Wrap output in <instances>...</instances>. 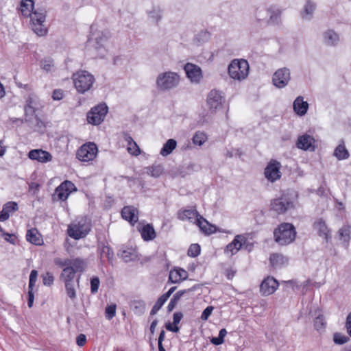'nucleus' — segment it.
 <instances>
[{
	"instance_id": "1",
	"label": "nucleus",
	"mask_w": 351,
	"mask_h": 351,
	"mask_svg": "<svg viewBox=\"0 0 351 351\" xmlns=\"http://www.w3.org/2000/svg\"><path fill=\"white\" fill-rule=\"evenodd\" d=\"M90 221L88 218L78 217L69 225L67 234L70 237L78 240L84 238L90 232Z\"/></svg>"
},
{
	"instance_id": "2",
	"label": "nucleus",
	"mask_w": 351,
	"mask_h": 351,
	"mask_svg": "<svg viewBox=\"0 0 351 351\" xmlns=\"http://www.w3.org/2000/svg\"><path fill=\"white\" fill-rule=\"evenodd\" d=\"M180 82V76L176 72L165 71L158 75L156 86L160 91H167L176 88Z\"/></svg>"
},
{
	"instance_id": "3",
	"label": "nucleus",
	"mask_w": 351,
	"mask_h": 351,
	"mask_svg": "<svg viewBox=\"0 0 351 351\" xmlns=\"http://www.w3.org/2000/svg\"><path fill=\"white\" fill-rule=\"evenodd\" d=\"M274 234L275 241L280 245H284L295 240L296 231L291 223H283L274 230Z\"/></svg>"
},
{
	"instance_id": "4",
	"label": "nucleus",
	"mask_w": 351,
	"mask_h": 351,
	"mask_svg": "<svg viewBox=\"0 0 351 351\" xmlns=\"http://www.w3.org/2000/svg\"><path fill=\"white\" fill-rule=\"evenodd\" d=\"M75 88L80 93H84L89 90L94 82V76L86 71H79L74 73L72 77Z\"/></svg>"
},
{
	"instance_id": "5",
	"label": "nucleus",
	"mask_w": 351,
	"mask_h": 351,
	"mask_svg": "<svg viewBox=\"0 0 351 351\" xmlns=\"http://www.w3.org/2000/svg\"><path fill=\"white\" fill-rule=\"evenodd\" d=\"M47 12L45 9H36L29 16L32 29L39 36H45L48 29L46 25Z\"/></svg>"
},
{
	"instance_id": "6",
	"label": "nucleus",
	"mask_w": 351,
	"mask_h": 351,
	"mask_svg": "<svg viewBox=\"0 0 351 351\" xmlns=\"http://www.w3.org/2000/svg\"><path fill=\"white\" fill-rule=\"evenodd\" d=\"M250 66L247 60L235 59L228 66V74L230 78L242 81L247 78L249 74Z\"/></svg>"
},
{
	"instance_id": "7",
	"label": "nucleus",
	"mask_w": 351,
	"mask_h": 351,
	"mask_svg": "<svg viewBox=\"0 0 351 351\" xmlns=\"http://www.w3.org/2000/svg\"><path fill=\"white\" fill-rule=\"evenodd\" d=\"M108 108L106 104H99L87 113V121L88 123L98 125L104 121L107 113Z\"/></svg>"
},
{
	"instance_id": "8",
	"label": "nucleus",
	"mask_w": 351,
	"mask_h": 351,
	"mask_svg": "<svg viewBox=\"0 0 351 351\" xmlns=\"http://www.w3.org/2000/svg\"><path fill=\"white\" fill-rule=\"evenodd\" d=\"M98 152L97 145L94 143H86L82 145L77 151L76 157L82 162L93 160Z\"/></svg>"
},
{
	"instance_id": "9",
	"label": "nucleus",
	"mask_w": 351,
	"mask_h": 351,
	"mask_svg": "<svg viewBox=\"0 0 351 351\" xmlns=\"http://www.w3.org/2000/svg\"><path fill=\"white\" fill-rule=\"evenodd\" d=\"M293 207V202L286 196L276 198L271 202V210L279 215L286 213L289 209Z\"/></svg>"
},
{
	"instance_id": "10",
	"label": "nucleus",
	"mask_w": 351,
	"mask_h": 351,
	"mask_svg": "<svg viewBox=\"0 0 351 351\" xmlns=\"http://www.w3.org/2000/svg\"><path fill=\"white\" fill-rule=\"evenodd\" d=\"M290 79L291 73L289 69L287 68H281L274 73L272 82L276 87L282 88L288 84Z\"/></svg>"
},
{
	"instance_id": "11",
	"label": "nucleus",
	"mask_w": 351,
	"mask_h": 351,
	"mask_svg": "<svg viewBox=\"0 0 351 351\" xmlns=\"http://www.w3.org/2000/svg\"><path fill=\"white\" fill-rule=\"evenodd\" d=\"M247 245V239L243 234L236 235L233 241L228 244L224 250V253L232 256L236 254L243 246Z\"/></svg>"
},
{
	"instance_id": "12",
	"label": "nucleus",
	"mask_w": 351,
	"mask_h": 351,
	"mask_svg": "<svg viewBox=\"0 0 351 351\" xmlns=\"http://www.w3.org/2000/svg\"><path fill=\"white\" fill-rule=\"evenodd\" d=\"M75 190L76 188L74 184L71 181L66 180L56 188L54 198H57L58 200L65 201L71 192Z\"/></svg>"
},
{
	"instance_id": "13",
	"label": "nucleus",
	"mask_w": 351,
	"mask_h": 351,
	"mask_svg": "<svg viewBox=\"0 0 351 351\" xmlns=\"http://www.w3.org/2000/svg\"><path fill=\"white\" fill-rule=\"evenodd\" d=\"M280 167L281 165L279 162L275 160H271L265 169V178L271 182L280 179L281 177Z\"/></svg>"
},
{
	"instance_id": "14",
	"label": "nucleus",
	"mask_w": 351,
	"mask_h": 351,
	"mask_svg": "<svg viewBox=\"0 0 351 351\" xmlns=\"http://www.w3.org/2000/svg\"><path fill=\"white\" fill-rule=\"evenodd\" d=\"M223 102V97L221 92L216 90H212L208 93L207 97V105L212 112H215L218 109L221 108Z\"/></svg>"
},
{
	"instance_id": "15",
	"label": "nucleus",
	"mask_w": 351,
	"mask_h": 351,
	"mask_svg": "<svg viewBox=\"0 0 351 351\" xmlns=\"http://www.w3.org/2000/svg\"><path fill=\"white\" fill-rule=\"evenodd\" d=\"M187 77L192 83H199L202 78L201 68L192 63H187L184 67Z\"/></svg>"
},
{
	"instance_id": "16",
	"label": "nucleus",
	"mask_w": 351,
	"mask_h": 351,
	"mask_svg": "<svg viewBox=\"0 0 351 351\" xmlns=\"http://www.w3.org/2000/svg\"><path fill=\"white\" fill-rule=\"evenodd\" d=\"M278 286V282L274 277L268 276L261 284L260 291L263 295H269L276 291Z\"/></svg>"
},
{
	"instance_id": "17",
	"label": "nucleus",
	"mask_w": 351,
	"mask_h": 351,
	"mask_svg": "<svg viewBox=\"0 0 351 351\" xmlns=\"http://www.w3.org/2000/svg\"><path fill=\"white\" fill-rule=\"evenodd\" d=\"M28 157L33 160H36L41 163H46L52 160V155L41 149H35L28 153Z\"/></svg>"
},
{
	"instance_id": "18",
	"label": "nucleus",
	"mask_w": 351,
	"mask_h": 351,
	"mask_svg": "<svg viewBox=\"0 0 351 351\" xmlns=\"http://www.w3.org/2000/svg\"><path fill=\"white\" fill-rule=\"evenodd\" d=\"M315 139L309 134H305L298 138L297 147L303 150H314Z\"/></svg>"
},
{
	"instance_id": "19",
	"label": "nucleus",
	"mask_w": 351,
	"mask_h": 351,
	"mask_svg": "<svg viewBox=\"0 0 351 351\" xmlns=\"http://www.w3.org/2000/svg\"><path fill=\"white\" fill-rule=\"evenodd\" d=\"M187 278L188 272L180 267H175L169 272V279L172 283H179Z\"/></svg>"
},
{
	"instance_id": "20",
	"label": "nucleus",
	"mask_w": 351,
	"mask_h": 351,
	"mask_svg": "<svg viewBox=\"0 0 351 351\" xmlns=\"http://www.w3.org/2000/svg\"><path fill=\"white\" fill-rule=\"evenodd\" d=\"M195 224L199 228L202 232L206 234H210L217 231V228L210 224L201 215L195 219Z\"/></svg>"
},
{
	"instance_id": "21",
	"label": "nucleus",
	"mask_w": 351,
	"mask_h": 351,
	"mask_svg": "<svg viewBox=\"0 0 351 351\" xmlns=\"http://www.w3.org/2000/svg\"><path fill=\"white\" fill-rule=\"evenodd\" d=\"M121 215L123 219L128 221L131 224H134L138 221V210L133 206H125L121 211Z\"/></svg>"
},
{
	"instance_id": "22",
	"label": "nucleus",
	"mask_w": 351,
	"mask_h": 351,
	"mask_svg": "<svg viewBox=\"0 0 351 351\" xmlns=\"http://www.w3.org/2000/svg\"><path fill=\"white\" fill-rule=\"evenodd\" d=\"M313 228L320 237H323L326 241L330 238V230L325 221L322 219H319L314 222Z\"/></svg>"
},
{
	"instance_id": "23",
	"label": "nucleus",
	"mask_w": 351,
	"mask_h": 351,
	"mask_svg": "<svg viewBox=\"0 0 351 351\" xmlns=\"http://www.w3.org/2000/svg\"><path fill=\"white\" fill-rule=\"evenodd\" d=\"M199 217V213L196 210L185 209L181 210L178 213V217L182 221H189L191 223H195V219Z\"/></svg>"
},
{
	"instance_id": "24",
	"label": "nucleus",
	"mask_w": 351,
	"mask_h": 351,
	"mask_svg": "<svg viewBox=\"0 0 351 351\" xmlns=\"http://www.w3.org/2000/svg\"><path fill=\"white\" fill-rule=\"evenodd\" d=\"M308 104L304 101L302 97H298L293 102V110L300 116L304 115L308 110Z\"/></svg>"
},
{
	"instance_id": "25",
	"label": "nucleus",
	"mask_w": 351,
	"mask_h": 351,
	"mask_svg": "<svg viewBox=\"0 0 351 351\" xmlns=\"http://www.w3.org/2000/svg\"><path fill=\"white\" fill-rule=\"evenodd\" d=\"M339 239L348 247L351 239V226L350 225L343 226L337 232Z\"/></svg>"
},
{
	"instance_id": "26",
	"label": "nucleus",
	"mask_w": 351,
	"mask_h": 351,
	"mask_svg": "<svg viewBox=\"0 0 351 351\" xmlns=\"http://www.w3.org/2000/svg\"><path fill=\"white\" fill-rule=\"evenodd\" d=\"M34 2L33 0H21L20 11L23 16L29 17L34 12Z\"/></svg>"
},
{
	"instance_id": "27",
	"label": "nucleus",
	"mask_w": 351,
	"mask_h": 351,
	"mask_svg": "<svg viewBox=\"0 0 351 351\" xmlns=\"http://www.w3.org/2000/svg\"><path fill=\"white\" fill-rule=\"evenodd\" d=\"M323 40L327 45H335L339 40L338 34L333 30H327L323 34Z\"/></svg>"
},
{
	"instance_id": "28",
	"label": "nucleus",
	"mask_w": 351,
	"mask_h": 351,
	"mask_svg": "<svg viewBox=\"0 0 351 351\" xmlns=\"http://www.w3.org/2000/svg\"><path fill=\"white\" fill-rule=\"evenodd\" d=\"M124 138H125V141L128 143V145H128V147H127L128 152L132 155H134L136 156H138L141 154V150H140L138 145L136 144V143L135 141H134L132 138L128 134L125 135Z\"/></svg>"
},
{
	"instance_id": "29",
	"label": "nucleus",
	"mask_w": 351,
	"mask_h": 351,
	"mask_svg": "<svg viewBox=\"0 0 351 351\" xmlns=\"http://www.w3.org/2000/svg\"><path fill=\"white\" fill-rule=\"evenodd\" d=\"M119 255L125 262L132 261L138 258L137 252L134 248H126L121 250Z\"/></svg>"
},
{
	"instance_id": "30",
	"label": "nucleus",
	"mask_w": 351,
	"mask_h": 351,
	"mask_svg": "<svg viewBox=\"0 0 351 351\" xmlns=\"http://www.w3.org/2000/svg\"><path fill=\"white\" fill-rule=\"evenodd\" d=\"M26 239L27 241L34 245H41L43 239L36 229H30L27 232Z\"/></svg>"
},
{
	"instance_id": "31",
	"label": "nucleus",
	"mask_w": 351,
	"mask_h": 351,
	"mask_svg": "<svg viewBox=\"0 0 351 351\" xmlns=\"http://www.w3.org/2000/svg\"><path fill=\"white\" fill-rule=\"evenodd\" d=\"M75 274L76 272L73 269V267L69 265L62 269L60 278L64 283L73 282V280Z\"/></svg>"
},
{
	"instance_id": "32",
	"label": "nucleus",
	"mask_w": 351,
	"mask_h": 351,
	"mask_svg": "<svg viewBox=\"0 0 351 351\" xmlns=\"http://www.w3.org/2000/svg\"><path fill=\"white\" fill-rule=\"evenodd\" d=\"M177 143L174 139H169L163 145L160 154L162 156H167L176 149Z\"/></svg>"
},
{
	"instance_id": "33",
	"label": "nucleus",
	"mask_w": 351,
	"mask_h": 351,
	"mask_svg": "<svg viewBox=\"0 0 351 351\" xmlns=\"http://www.w3.org/2000/svg\"><path fill=\"white\" fill-rule=\"evenodd\" d=\"M314 327L319 331L322 332L326 327V320L321 311L316 312V317L314 319Z\"/></svg>"
},
{
	"instance_id": "34",
	"label": "nucleus",
	"mask_w": 351,
	"mask_h": 351,
	"mask_svg": "<svg viewBox=\"0 0 351 351\" xmlns=\"http://www.w3.org/2000/svg\"><path fill=\"white\" fill-rule=\"evenodd\" d=\"M142 238L145 241L152 240L155 238L156 233L152 226L149 224L144 226L141 230Z\"/></svg>"
},
{
	"instance_id": "35",
	"label": "nucleus",
	"mask_w": 351,
	"mask_h": 351,
	"mask_svg": "<svg viewBox=\"0 0 351 351\" xmlns=\"http://www.w3.org/2000/svg\"><path fill=\"white\" fill-rule=\"evenodd\" d=\"M270 263L274 267H280L286 264L288 261L287 258L282 254H274L270 256Z\"/></svg>"
},
{
	"instance_id": "36",
	"label": "nucleus",
	"mask_w": 351,
	"mask_h": 351,
	"mask_svg": "<svg viewBox=\"0 0 351 351\" xmlns=\"http://www.w3.org/2000/svg\"><path fill=\"white\" fill-rule=\"evenodd\" d=\"M334 155L338 160H344L349 157L348 151L346 148L343 142L336 147Z\"/></svg>"
},
{
	"instance_id": "37",
	"label": "nucleus",
	"mask_w": 351,
	"mask_h": 351,
	"mask_svg": "<svg viewBox=\"0 0 351 351\" xmlns=\"http://www.w3.org/2000/svg\"><path fill=\"white\" fill-rule=\"evenodd\" d=\"M267 12L269 15V21L271 23H278L280 21V16L281 11L279 8L275 6H271Z\"/></svg>"
},
{
	"instance_id": "38",
	"label": "nucleus",
	"mask_w": 351,
	"mask_h": 351,
	"mask_svg": "<svg viewBox=\"0 0 351 351\" xmlns=\"http://www.w3.org/2000/svg\"><path fill=\"white\" fill-rule=\"evenodd\" d=\"M71 266L76 273L83 272L86 267V263L84 259L76 258L71 259Z\"/></svg>"
},
{
	"instance_id": "39",
	"label": "nucleus",
	"mask_w": 351,
	"mask_h": 351,
	"mask_svg": "<svg viewBox=\"0 0 351 351\" xmlns=\"http://www.w3.org/2000/svg\"><path fill=\"white\" fill-rule=\"evenodd\" d=\"M163 172V167L160 165H152L146 168V173L154 178L160 177Z\"/></svg>"
},
{
	"instance_id": "40",
	"label": "nucleus",
	"mask_w": 351,
	"mask_h": 351,
	"mask_svg": "<svg viewBox=\"0 0 351 351\" xmlns=\"http://www.w3.org/2000/svg\"><path fill=\"white\" fill-rule=\"evenodd\" d=\"M208 139L207 135L204 132L197 131L193 136L192 141L195 145L202 146Z\"/></svg>"
},
{
	"instance_id": "41",
	"label": "nucleus",
	"mask_w": 351,
	"mask_h": 351,
	"mask_svg": "<svg viewBox=\"0 0 351 351\" xmlns=\"http://www.w3.org/2000/svg\"><path fill=\"white\" fill-rule=\"evenodd\" d=\"M315 8V4L313 2L308 1L305 5L304 12L302 14V18L305 19H311Z\"/></svg>"
},
{
	"instance_id": "42",
	"label": "nucleus",
	"mask_w": 351,
	"mask_h": 351,
	"mask_svg": "<svg viewBox=\"0 0 351 351\" xmlns=\"http://www.w3.org/2000/svg\"><path fill=\"white\" fill-rule=\"evenodd\" d=\"M40 67L46 72H51L54 69L53 60L51 58H45L40 61Z\"/></svg>"
},
{
	"instance_id": "43",
	"label": "nucleus",
	"mask_w": 351,
	"mask_h": 351,
	"mask_svg": "<svg viewBox=\"0 0 351 351\" xmlns=\"http://www.w3.org/2000/svg\"><path fill=\"white\" fill-rule=\"evenodd\" d=\"M132 308L135 314L141 315L145 312V304L143 301L136 300L132 303Z\"/></svg>"
},
{
	"instance_id": "44",
	"label": "nucleus",
	"mask_w": 351,
	"mask_h": 351,
	"mask_svg": "<svg viewBox=\"0 0 351 351\" xmlns=\"http://www.w3.org/2000/svg\"><path fill=\"white\" fill-rule=\"evenodd\" d=\"M210 38V34L206 31H201L195 37V42L197 44H202L207 42Z\"/></svg>"
},
{
	"instance_id": "45",
	"label": "nucleus",
	"mask_w": 351,
	"mask_h": 351,
	"mask_svg": "<svg viewBox=\"0 0 351 351\" xmlns=\"http://www.w3.org/2000/svg\"><path fill=\"white\" fill-rule=\"evenodd\" d=\"M64 285L67 295L71 300H75L76 298V291L73 282H66L64 283Z\"/></svg>"
},
{
	"instance_id": "46",
	"label": "nucleus",
	"mask_w": 351,
	"mask_h": 351,
	"mask_svg": "<svg viewBox=\"0 0 351 351\" xmlns=\"http://www.w3.org/2000/svg\"><path fill=\"white\" fill-rule=\"evenodd\" d=\"M18 204L15 202H8L5 204L3 206V209L5 210L7 213L10 215V213H12L18 210Z\"/></svg>"
},
{
	"instance_id": "47",
	"label": "nucleus",
	"mask_w": 351,
	"mask_h": 351,
	"mask_svg": "<svg viewBox=\"0 0 351 351\" xmlns=\"http://www.w3.org/2000/svg\"><path fill=\"white\" fill-rule=\"evenodd\" d=\"M166 301H167V300L165 298H163L162 295H161L158 299L156 304L153 306L150 314L152 315H155L160 309V308L163 306V304L166 302Z\"/></svg>"
},
{
	"instance_id": "48",
	"label": "nucleus",
	"mask_w": 351,
	"mask_h": 351,
	"mask_svg": "<svg viewBox=\"0 0 351 351\" xmlns=\"http://www.w3.org/2000/svg\"><path fill=\"white\" fill-rule=\"evenodd\" d=\"M116 304H111L106 308L105 314L107 319H112L116 315Z\"/></svg>"
},
{
	"instance_id": "49",
	"label": "nucleus",
	"mask_w": 351,
	"mask_h": 351,
	"mask_svg": "<svg viewBox=\"0 0 351 351\" xmlns=\"http://www.w3.org/2000/svg\"><path fill=\"white\" fill-rule=\"evenodd\" d=\"M150 19L154 22H158L161 19V10L159 8H154L152 11L149 12Z\"/></svg>"
},
{
	"instance_id": "50",
	"label": "nucleus",
	"mask_w": 351,
	"mask_h": 351,
	"mask_svg": "<svg viewBox=\"0 0 351 351\" xmlns=\"http://www.w3.org/2000/svg\"><path fill=\"white\" fill-rule=\"evenodd\" d=\"M200 253V246L198 244H192L188 250V255L191 257H195Z\"/></svg>"
},
{
	"instance_id": "51",
	"label": "nucleus",
	"mask_w": 351,
	"mask_h": 351,
	"mask_svg": "<svg viewBox=\"0 0 351 351\" xmlns=\"http://www.w3.org/2000/svg\"><path fill=\"white\" fill-rule=\"evenodd\" d=\"M38 276V272L36 270H32L29 275V290H33V288L35 285Z\"/></svg>"
},
{
	"instance_id": "52",
	"label": "nucleus",
	"mask_w": 351,
	"mask_h": 351,
	"mask_svg": "<svg viewBox=\"0 0 351 351\" xmlns=\"http://www.w3.org/2000/svg\"><path fill=\"white\" fill-rule=\"evenodd\" d=\"M43 284L47 286H50L53 284L54 280V277L50 272H47L45 274L43 275Z\"/></svg>"
},
{
	"instance_id": "53",
	"label": "nucleus",
	"mask_w": 351,
	"mask_h": 351,
	"mask_svg": "<svg viewBox=\"0 0 351 351\" xmlns=\"http://www.w3.org/2000/svg\"><path fill=\"white\" fill-rule=\"evenodd\" d=\"M99 279L97 277H93L90 280V290L93 293L97 292L99 286Z\"/></svg>"
},
{
	"instance_id": "54",
	"label": "nucleus",
	"mask_w": 351,
	"mask_h": 351,
	"mask_svg": "<svg viewBox=\"0 0 351 351\" xmlns=\"http://www.w3.org/2000/svg\"><path fill=\"white\" fill-rule=\"evenodd\" d=\"M349 339L345 335H341L340 334H335L334 335V341L337 344H344L348 341Z\"/></svg>"
},
{
	"instance_id": "55",
	"label": "nucleus",
	"mask_w": 351,
	"mask_h": 351,
	"mask_svg": "<svg viewBox=\"0 0 351 351\" xmlns=\"http://www.w3.org/2000/svg\"><path fill=\"white\" fill-rule=\"evenodd\" d=\"M54 263L56 265L60 267H68L69 265H71V259L67 258L63 261L60 258H56L54 259Z\"/></svg>"
},
{
	"instance_id": "56",
	"label": "nucleus",
	"mask_w": 351,
	"mask_h": 351,
	"mask_svg": "<svg viewBox=\"0 0 351 351\" xmlns=\"http://www.w3.org/2000/svg\"><path fill=\"white\" fill-rule=\"evenodd\" d=\"M214 308L212 306H207L202 313L201 319L204 321H206L208 319L209 316L211 315Z\"/></svg>"
},
{
	"instance_id": "57",
	"label": "nucleus",
	"mask_w": 351,
	"mask_h": 351,
	"mask_svg": "<svg viewBox=\"0 0 351 351\" xmlns=\"http://www.w3.org/2000/svg\"><path fill=\"white\" fill-rule=\"evenodd\" d=\"M102 254H105L109 261L113 258L114 253L108 246H104L103 247Z\"/></svg>"
},
{
	"instance_id": "58",
	"label": "nucleus",
	"mask_w": 351,
	"mask_h": 351,
	"mask_svg": "<svg viewBox=\"0 0 351 351\" xmlns=\"http://www.w3.org/2000/svg\"><path fill=\"white\" fill-rule=\"evenodd\" d=\"M25 110L26 113H32L34 112V107L33 106V100L32 98H29L27 100V105Z\"/></svg>"
},
{
	"instance_id": "59",
	"label": "nucleus",
	"mask_w": 351,
	"mask_h": 351,
	"mask_svg": "<svg viewBox=\"0 0 351 351\" xmlns=\"http://www.w3.org/2000/svg\"><path fill=\"white\" fill-rule=\"evenodd\" d=\"M86 341V337L84 334H80L77 337L76 339V343L78 346L82 347L83 346Z\"/></svg>"
},
{
	"instance_id": "60",
	"label": "nucleus",
	"mask_w": 351,
	"mask_h": 351,
	"mask_svg": "<svg viewBox=\"0 0 351 351\" xmlns=\"http://www.w3.org/2000/svg\"><path fill=\"white\" fill-rule=\"evenodd\" d=\"M3 237L6 241L12 244H14L16 242V238H14V234L3 232Z\"/></svg>"
},
{
	"instance_id": "61",
	"label": "nucleus",
	"mask_w": 351,
	"mask_h": 351,
	"mask_svg": "<svg viewBox=\"0 0 351 351\" xmlns=\"http://www.w3.org/2000/svg\"><path fill=\"white\" fill-rule=\"evenodd\" d=\"M346 328L348 334L351 337V313L348 314L346 321Z\"/></svg>"
},
{
	"instance_id": "62",
	"label": "nucleus",
	"mask_w": 351,
	"mask_h": 351,
	"mask_svg": "<svg viewBox=\"0 0 351 351\" xmlns=\"http://www.w3.org/2000/svg\"><path fill=\"white\" fill-rule=\"evenodd\" d=\"M52 97L54 100H60L63 97V92L61 90H55L53 92Z\"/></svg>"
},
{
	"instance_id": "63",
	"label": "nucleus",
	"mask_w": 351,
	"mask_h": 351,
	"mask_svg": "<svg viewBox=\"0 0 351 351\" xmlns=\"http://www.w3.org/2000/svg\"><path fill=\"white\" fill-rule=\"evenodd\" d=\"M34 300V295L33 293V290H29L28 291V302L27 304L29 308H31L33 306Z\"/></svg>"
},
{
	"instance_id": "64",
	"label": "nucleus",
	"mask_w": 351,
	"mask_h": 351,
	"mask_svg": "<svg viewBox=\"0 0 351 351\" xmlns=\"http://www.w3.org/2000/svg\"><path fill=\"white\" fill-rule=\"evenodd\" d=\"M182 317H183V315L181 313H180V312L175 313L173 314V324L177 325L178 324H179V322L182 319Z\"/></svg>"
}]
</instances>
